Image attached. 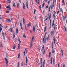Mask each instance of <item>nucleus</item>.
Instances as JSON below:
<instances>
[{
	"label": "nucleus",
	"mask_w": 67,
	"mask_h": 67,
	"mask_svg": "<svg viewBox=\"0 0 67 67\" xmlns=\"http://www.w3.org/2000/svg\"><path fill=\"white\" fill-rule=\"evenodd\" d=\"M53 3L51 5V10H53V8H54V4L55 3V0H53Z\"/></svg>",
	"instance_id": "obj_1"
},
{
	"label": "nucleus",
	"mask_w": 67,
	"mask_h": 67,
	"mask_svg": "<svg viewBox=\"0 0 67 67\" xmlns=\"http://www.w3.org/2000/svg\"><path fill=\"white\" fill-rule=\"evenodd\" d=\"M55 14H56V11L55 10L54 11V14H53V18L55 20H56V17H55Z\"/></svg>",
	"instance_id": "obj_2"
},
{
	"label": "nucleus",
	"mask_w": 67,
	"mask_h": 67,
	"mask_svg": "<svg viewBox=\"0 0 67 67\" xmlns=\"http://www.w3.org/2000/svg\"><path fill=\"white\" fill-rule=\"evenodd\" d=\"M5 61H6V67H7L8 66V59H5Z\"/></svg>",
	"instance_id": "obj_3"
},
{
	"label": "nucleus",
	"mask_w": 67,
	"mask_h": 67,
	"mask_svg": "<svg viewBox=\"0 0 67 67\" xmlns=\"http://www.w3.org/2000/svg\"><path fill=\"white\" fill-rule=\"evenodd\" d=\"M66 18H67L66 17V16L65 15H64L63 16V21H65L66 19Z\"/></svg>",
	"instance_id": "obj_4"
},
{
	"label": "nucleus",
	"mask_w": 67,
	"mask_h": 67,
	"mask_svg": "<svg viewBox=\"0 0 67 67\" xmlns=\"http://www.w3.org/2000/svg\"><path fill=\"white\" fill-rule=\"evenodd\" d=\"M3 37V38L4 40V41L5 42V36H4V32H2Z\"/></svg>",
	"instance_id": "obj_5"
},
{
	"label": "nucleus",
	"mask_w": 67,
	"mask_h": 67,
	"mask_svg": "<svg viewBox=\"0 0 67 67\" xmlns=\"http://www.w3.org/2000/svg\"><path fill=\"white\" fill-rule=\"evenodd\" d=\"M46 34H47V32H46L44 35V37L43 38V43H44V39H45V38L46 37Z\"/></svg>",
	"instance_id": "obj_6"
},
{
	"label": "nucleus",
	"mask_w": 67,
	"mask_h": 67,
	"mask_svg": "<svg viewBox=\"0 0 67 67\" xmlns=\"http://www.w3.org/2000/svg\"><path fill=\"white\" fill-rule=\"evenodd\" d=\"M53 40L54 44H55V42H56V39H55V36H53Z\"/></svg>",
	"instance_id": "obj_7"
},
{
	"label": "nucleus",
	"mask_w": 67,
	"mask_h": 67,
	"mask_svg": "<svg viewBox=\"0 0 67 67\" xmlns=\"http://www.w3.org/2000/svg\"><path fill=\"white\" fill-rule=\"evenodd\" d=\"M31 26V23L30 22L27 25V27H30Z\"/></svg>",
	"instance_id": "obj_8"
},
{
	"label": "nucleus",
	"mask_w": 67,
	"mask_h": 67,
	"mask_svg": "<svg viewBox=\"0 0 67 67\" xmlns=\"http://www.w3.org/2000/svg\"><path fill=\"white\" fill-rule=\"evenodd\" d=\"M52 21V19H51L50 20V27H49V29H51V21Z\"/></svg>",
	"instance_id": "obj_9"
},
{
	"label": "nucleus",
	"mask_w": 67,
	"mask_h": 67,
	"mask_svg": "<svg viewBox=\"0 0 67 67\" xmlns=\"http://www.w3.org/2000/svg\"><path fill=\"white\" fill-rule=\"evenodd\" d=\"M23 24L24 25H25V19H24V18H23Z\"/></svg>",
	"instance_id": "obj_10"
},
{
	"label": "nucleus",
	"mask_w": 67,
	"mask_h": 67,
	"mask_svg": "<svg viewBox=\"0 0 67 67\" xmlns=\"http://www.w3.org/2000/svg\"><path fill=\"white\" fill-rule=\"evenodd\" d=\"M57 26L56 25V24H54V30L55 31L56 30V27Z\"/></svg>",
	"instance_id": "obj_11"
},
{
	"label": "nucleus",
	"mask_w": 67,
	"mask_h": 67,
	"mask_svg": "<svg viewBox=\"0 0 67 67\" xmlns=\"http://www.w3.org/2000/svg\"><path fill=\"white\" fill-rule=\"evenodd\" d=\"M33 31L34 32H35V28L33 26Z\"/></svg>",
	"instance_id": "obj_12"
},
{
	"label": "nucleus",
	"mask_w": 67,
	"mask_h": 67,
	"mask_svg": "<svg viewBox=\"0 0 67 67\" xmlns=\"http://www.w3.org/2000/svg\"><path fill=\"white\" fill-rule=\"evenodd\" d=\"M61 53H62V57H63V49H61Z\"/></svg>",
	"instance_id": "obj_13"
},
{
	"label": "nucleus",
	"mask_w": 67,
	"mask_h": 67,
	"mask_svg": "<svg viewBox=\"0 0 67 67\" xmlns=\"http://www.w3.org/2000/svg\"><path fill=\"white\" fill-rule=\"evenodd\" d=\"M28 62V59H26V65H27V62Z\"/></svg>",
	"instance_id": "obj_14"
},
{
	"label": "nucleus",
	"mask_w": 67,
	"mask_h": 67,
	"mask_svg": "<svg viewBox=\"0 0 67 67\" xmlns=\"http://www.w3.org/2000/svg\"><path fill=\"white\" fill-rule=\"evenodd\" d=\"M9 31L11 32H12L13 31V29L12 28H10L9 29Z\"/></svg>",
	"instance_id": "obj_15"
},
{
	"label": "nucleus",
	"mask_w": 67,
	"mask_h": 67,
	"mask_svg": "<svg viewBox=\"0 0 67 67\" xmlns=\"http://www.w3.org/2000/svg\"><path fill=\"white\" fill-rule=\"evenodd\" d=\"M15 36V33L14 32V34H13V38L14 39Z\"/></svg>",
	"instance_id": "obj_16"
},
{
	"label": "nucleus",
	"mask_w": 67,
	"mask_h": 67,
	"mask_svg": "<svg viewBox=\"0 0 67 67\" xmlns=\"http://www.w3.org/2000/svg\"><path fill=\"white\" fill-rule=\"evenodd\" d=\"M23 9H24V10H25V4H24V3L23 4Z\"/></svg>",
	"instance_id": "obj_17"
},
{
	"label": "nucleus",
	"mask_w": 67,
	"mask_h": 67,
	"mask_svg": "<svg viewBox=\"0 0 67 67\" xmlns=\"http://www.w3.org/2000/svg\"><path fill=\"white\" fill-rule=\"evenodd\" d=\"M20 45H21V44H20V43H19L18 45V49H20Z\"/></svg>",
	"instance_id": "obj_18"
},
{
	"label": "nucleus",
	"mask_w": 67,
	"mask_h": 67,
	"mask_svg": "<svg viewBox=\"0 0 67 67\" xmlns=\"http://www.w3.org/2000/svg\"><path fill=\"white\" fill-rule=\"evenodd\" d=\"M43 60L42 59H41V66L40 67H42V61Z\"/></svg>",
	"instance_id": "obj_19"
},
{
	"label": "nucleus",
	"mask_w": 67,
	"mask_h": 67,
	"mask_svg": "<svg viewBox=\"0 0 67 67\" xmlns=\"http://www.w3.org/2000/svg\"><path fill=\"white\" fill-rule=\"evenodd\" d=\"M52 52L53 54H54V48L52 47Z\"/></svg>",
	"instance_id": "obj_20"
},
{
	"label": "nucleus",
	"mask_w": 67,
	"mask_h": 67,
	"mask_svg": "<svg viewBox=\"0 0 67 67\" xmlns=\"http://www.w3.org/2000/svg\"><path fill=\"white\" fill-rule=\"evenodd\" d=\"M23 37L25 38H26V36H25V34H24L23 35Z\"/></svg>",
	"instance_id": "obj_21"
},
{
	"label": "nucleus",
	"mask_w": 67,
	"mask_h": 67,
	"mask_svg": "<svg viewBox=\"0 0 67 67\" xmlns=\"http://www.w3.org/2000/svg\"><path fill=\"white\" fill-rule=\"evenodd\" d=\"M51 15H52V14H51V13H50L49 15V20H50V19H51Z\"/></svg>",
	"instance_id": "obj_22"
},
{
	"label": "nucleus",
	"mask_w": 67,
	"mask_h": 67,
	"mask_svg": "<svg viewBox=\"0 0 67 67\" xmlns=\"http://www.w3.org/2000/svg\"><path fill=\"white\" fill-rule=\"evenodd\" d=\"M18 41H19V43H21V40H20V38H18Z\"/></svg>",
	"instance_id": "obj_23"
},
{
	"label": "nucleus",
	"mask_w": 67,
	"mask_h": 67,
	"mask_svg": "<svg viewBox=\"0 0 67 67\" xmlns=\"http://www.w3.org/2000/svg\"><path fill=\"white\" fill-rule=\"evenodd\" d=\"M20 53H19V54H18V58H19L20 57Z\"/></svg>",
	"instance_id": "obj_24"
},
{
	"label": "nucleus",
	"mask_w": 67,
	"mask_h": 67,
	"mask_svg": "<svg viewBox=\"0 0 67 67\" xmlns=\"http://www.w3.org/2000/svg\"><path fill=\"white\" fill-rule=\"evenodd\" d=\"M45 52H46V49H44V52L43 53V55H44V54H45Z\"/></svg>",
	"instance_id": "obj_25"
},
{
	"label": "nucleus",
	"mask_w": 67,
	"mask_h": 67,
	"mask_svg": "<svg viewBox=\"0 0 67 67\" xmlns=\"http://www.w3.org/2000/svg\"><path fill=\"white\" fill-rule=\"evenodd\" d=\"M13 5L14 7H15V3H13Z\"/></svg>",
	"instance_id": "obj_26"
},
{
	"label": "nucleus",
	"mask_w": 67,
	"mask_h": 67,
	"mask_svg": "<svg viewBox=\"0 0 67 67\" xmlns=\"http://www.w3.org/2000/svg\"><path fill=\"white\" fill-rule=\"evenodd\" d=\"M25 50L26 53V54H27V49L26 48H25Z\"/></svg>",
	"instance_id": "obj_27"
},
{
	"label": "nucleus",
	"mask_w": 67,
	"mask_h": 67,
	"mask_svg": "<svg viewBox=\"0 0 67 67\" xmlns=\"http://www.w3.org/2000/svg\"><path fill=\"white\" fill-rule=\"evenodd\" d=\"M52 25V27H53V26H54V20L53 21Z\"/></svg>",
	"instance_id": "obj_28"
},
{
	"label": "nucleus",
	"mask_w": 67,
	"mask_h": 67,
	"mask_svg": "<svg viewBox=\"0 0 67 67\" xmlns=\"http://www.w3.org/2000/svg\"><path fill=\"white\" fill-rule=\"evenodd\" d=\"M18 28H17L16 29V34H18Z\"/></svg>",
	"instance_id": "obj_29"
},
{
	"label": "nucleus",
	"mask_w": 67,
	"mask_h": 67,
	"mask_svg": "<svg viewBox=\"0 0 67 67\" xmlns=\"http://www.w3.org/2000/svg\"><path fill=\"white\" fill-rule=\"evenodd\" d=\"M10 5H8L6 7V8L8 9L10 8Z\"/></svg>",
	"instance_id": "obj_30"
},
{
	"label": "nucleus",
	"mask_w": 67,
	"mask_h": 67,
	"mask_svg": "<svg viewBox=\"0 0 67 67\" xmlns=\"http://www.w3.org/2000/svg\"><path fill=\"white\" fill-rule=\"evenodd\" d=\"M2 30V28L1 27H0V33L1 32Z\"/></svg>",
	"instance_id": "obj_31"
},
{
	"label": "nucleus",
	"mask_w": 67,
	"mask_h": 67,
	"mask_svg": "<svg viewBox=\"0 0 67 67\" xmlns=\"http://www.w3.org/2000/svg\"><path fill=\"white\" fill-rule=\"evenodd\" d=\"M47 27V26H46L44 28V32H45V31H46V28Z\"/></svg>",
	"instance_id": "obj_32"
},
{
	"label": "nucleus",
	"mask_w": 67,
	"mask_h": 67,
	"mask_svg": "<svg viewBox=\"0 0 67 67\" xmlns=\"http://www.w3.org/2000/svg\"><path fill=\"white\" fill-rule=\"evenodd\" d=\"M49 35H48V37L47 39V41H48V40H49Z\"/></svg>",
	"instance_id": "obj_33"
},
{
	"label": "nucleus",
	"mask_w": 67,
	"mask_h": 67,
	"mask_svg": "<svg viewBox=\"0 0 67 67\" xmlns=\"http://www.w3.org/2000/svg\"><path fill=\"white\" fill-rule=\"evenodd\" d=\"M33 46V44L32 43H31L30 45V48H32V47Z\"/></svg>",
	"instance_id": "obj_34"
},
{
	"label": "nucleus",
	"mask_w": 67,
	"mask_h": 67,
	"mask_svg": "<svg viewBox=\"0 0 67 67\" xmlns=\"http://www.w3.org/2000/svg\"><path fill=\"white\" fill-rule=\"evenodd\" d=\"M47 40V38H46L45 39H44V43H46V40Z\"/></svg>",
	"instance_id": "obj_35"
},
{
	"label": "nucleus",
	"mask_w": 67,
	"mask_h": 67,
	"mask_svg": "<svg viewBox=\"0 0 67 67\" xmlns=\"http://www.w3.org/2000/svg\"><path fill=\"white\" fill-rule=\"evenodd\" d=\"M8 10H9L10 11H11V10H12V9H11V8L9 7L8 9Z\"/></svg>",
	"instance_id": "obj_36"
},
{
	"label": "nucleus",
	"mask_w": 67,
	"mask_h": 67,
	"mask_svg": "<svg viewBox=\"0 0 67 67\" xmlns=\"http://www.w3.org/2000/svg\"><path fill=\"white\" fill-rule=\"evenodd\" d=\"M51 52H50L49 53V57H51Z\"/></svg>",
	"instance_id": "obj_37"
},
{
	"label": "nucleus",
	"mask_w": 67,
	"mask_h": 67,
	"mask_svg": "<svg viewBox=\"0 0 67 67\" xmlns=\"http://www.w3.org/2000/svg\"><path fill=\"white\" fill-rule=\"evenodd\" d=\"M17 8H19V3H18L17 4Z\"/></svg>",
	"instance_id": "obj_38"
},
{
	"label": "nucleus",
	"mask_w": 67,
	"mask_h": 67,
	"mask_svg": "<svg viewBox=\"0 0 67 67\" xmlns=\"http://www.w3.org/2000/svg\"><path fill=\"white\" fill-rule=\"evenodd\" d=\"M8 2V3H11V1H10L9 0H7Z\"/></svg>",
	"instance_id": "obj_39"
},
{
	"label": "nucleus",
	"mask_w": 67,
	"mask_h": 67,
	"mask_svg": "<svg viewBox=\"0 0 67 67\" xmlns=\"http://www.w3.org/2000/svg\"><path fill=\"white\" fill-rule=\"evenodd\" d=\"M23 64V62H22L21 63V66H22Z\"/></svg>",
	"instance_id": "obj_40"
},
{
	"label": "nucleus",
	"mask_w": 67,
	"mask_h": 67,
	"mask_svg": "<svg viewBox=\"0 0 67 67\" xmlns=\"http://www.w3.org/2000/svg\"><path fill=\"white\" fill-rule=\"evenodd\" d=\"M63 4L64 5H65V1H64V0H63Z\"/></svg>",
	"instance_id": "obj_41"
},
{
	"label": "nucleus",
	"mask_w": 67,
	"mask_h": 67,
	"mask_svg": "<svg viewBox=\"0 0 67 67\" xmlns=\"http://www.w3.org/2000/svg\"><path fill=\"white\" fill-rule=\"evenodd\" d=\"M51 64H52L53 63V61L52 60V59H51Z\"/></svg>",
	"instance_id": "obj_42"
},
{
	"label": "nucleus",
	"mask_w": 67,
	"mask_h": 67,
	"mask_svg": "<svg viewBox=\"0 0 67 67\" xmlns=\"http://www.w3.org/2000/svg\"><path fill=\"white\" fill-rule=\"evenodd\" d=\"M50 10H51V6H50L49 7V12H50Z\"/></svg>",
	"instance_id": "obj_43"
},
{
	"label": "nucleus",
	"mask_w": 67,
	"mask_h": 67,
	"mask_svg": "<svg viewBox=\"0 0 67 67\" xmlns=\"http://www.w3.org/2000/svg\"><path fill=\"white\" fill-rule=\"evenodd\" d=\"M48 19V17H47L44 20V21H46V20H47V19Z\"/></svg>",
	"instance_id": "obj_44"
},
{
	"label": "nucleus",
	"mask_w": 67,
	"mask_h": 67,
	"mask_svg": "<svg viewBox=\"0 0 67 67\" xmlns=\"http://www.w3.org/2000/svg\"><path fill=\"white\" fill-rule=\"evenodd\" d=\"M51 2V1L50 0H49L48 1V4H49V3H50V2Z\"/></svg>",
	"instance_id": "obj_45"
},
{
	"label": "nucleus",
	"mask_w": 67,
	"mask_h": 67,
	"mask_svg": "<svg viewBox=\"0 0 67 67\" xmlns=\"http://www.w3.org/2000/svg\"><path fill=\"white\" fill-rule=\"evenodd\" d=\"M34 36H33L32 37V40H34Z\"/></svg>",
	"instance_id": "obj_46"
},
{
	"label": "nucleus",
	"mask_w": 67,
	"mask_h": 67,
	"mask_svg": "<svg viewBox=\"0 0 67 67\" xmlns=\"http://www.w3.org/2000/svg\"><path fill=\"white\" fill-rule=\"evenodd\" d=\"M19 65H20V62H19L18 64V67H19Z\"/></svg>",
	"instance_id": "obj_47"
},
{
	"label": "nucleus",
	"mask_w": 67,
	"mask_h": 67,
	"mask_svg": "<svg viewBox=\"0 0 67 67\" xmlns=\"http://www.w3.org/2000/svg\"><path fill=\"white\" fill-rule=\"evenodd\" d=\"M51 35H53V34H52V31H51Z\"/></svg>",
	"instance_id": "obj_48"
},
{
	"label": "nucleus",
	"mask_w": 67,
	"mask_h": 67,
	"mask_svg": "<svg viewBox=\"0 0 67 67\" xmlns=\"http://www.w3.org/2000/svg\"><path fill=\"white\" fill-rule=\"evenodd\" d=\"M9 12H9V11H7L6 12V13H9Z\"/></svg>",
	"instance_id": "obj_49"
},
{
	"label": "nucleus",
	"mask_w": 67,
	"mask_h": 67,
	"mask_svg": "<svg viewBox=\"0 0 67 67\" xmlns=\"http://www.w3.org/2000/svg\"><path fill=\"white\" fill-rule=\"evenodd\" d=\"M35 12H36V9H35L34 10V14H35Z\"/></svg>",
	"instance_id": "obj_50"
},
{
	"label": "nucleus",
	"mask_w": 67,
	"mask_h": 67,
	"mask_svg": "<svg viewBox=\"0 0 67 67\" xmlns=\"http://www.w3.org/2000/svg\"><path fill=\"white\" fill-rule=\"evenodd\" d=\"M32 1V5H33V0H31Z\"/></svg>",
	"instance_id": "obj_51"
},
{
	"label": "nucleus",
	"mask_w": 67,
	"mask_h": 67,
	"mask_svg": "<svg viewBox=\"0 0 67 67\" xmlns=\"http://www.w3.org/2000/svg\"><path fill=\"white\" fill-rule=\"evenodd\" d=\"M45 5V3H43V4H42V7H44Z\"/></svg>",
	"instance_id": "obj_52"
},
{
	"label": "nucleus",
	"mask_w": 67,
	"mask_h": 67,
	"mask_svg": "<svg viewBox=\"0 0 67 67\" xmlns=\"http://www.w3.org/2000/svg\"><path fill=\"white\" fill-rule=\"evenodd\" d=\"M3 47V46L2 45V44L1 45L0 44V47Z\"/></svg>",
	"instance_id": "obj_53"
},
{
	"label": "nucleus",
	"mask_w": 67,
	"mask_h": 67,
	"mask_svg": "<svg viewBox=\"0 0 67 67\" xmlns=\"http://www.w3.org/2000/svg\"><path fill=\"white\" fill-rule=\"evenodd\" d=\"M3 27V26H2V25H1V24H0V27Z\"/></svg>",
	"instance_id": "obj_54"
},
{
	"label": "nucleus",
	"mask_w": 67,
	"mask_h": 67,
	"mask_svg": "<svg viewBox=\"0 0 67 67\" xmlns=\"http://www.w3.org/2000/svg\"><path fill=\"white\" fill-rule=\"evenodd\" d=\"M26 4H29V1H27Z\"/></svg>",
	"instance_id": "obj_55"
},
{
	"label": "nucleus",
	"mask_w": 67,
	"mask_h": 67,
	"mask_svg": "<svg viewBox=\"0 0 67 67\" xmlns=\"http://www.w3.org/2000/svg\"><path fill=\"white\" fill-rule=\"evenodd\" d=\"M39 8H40V9H42V6L41 5H40L39 6Z\"/></svg>",
	"instance_id": "obj_56"
},
{
	"label": "nucleus",
	"mask_w": 67,
	"mask_h": 67,
	"mask_svg": "<svg viewBox=\"0 0 67 67\" xmlns=\"http://www.w3.org/2000/svg\"><path fill=\"white\" fill-rule=\"evenodd\" d=\"M26 6L27 8H28V7H29V4H26Z\"/></svg>",
	"instance_id": "obj_57"
},
{
	"label": "nucleus",
	"mask_w": 67,
	"mask_h": 67,
	"mask_svg": "<svg viewBox=\"0 0 67 67\" xmlns=\"http://www.w3.org/2000/svg\"><path fill=\"white\" fill-rule=\"evenodd\" d=\"M48 8V5L46 7V9H47Z\"/></svg>",
	"instance_id": "obj_58"
},
{
	"label": "nucleus",
	"mask_w": 67,
	"mask_h": 67,
	"mask_svg": "<svg viewBox=\"0 0 67 67\" xmlns=\"http://www.w3.org/2000/svg\"><path fill=\"white\" fill-rule=\"evenodd\" d=\"M15 46H14L13 47V49H15Z\"/></svg>",
	"instance_id": "obj_59"
},
{
	"label": "nucleus",
	"mask_w": 67,
	"mask_h": 67,
	"mask_svg": "<svg viewBox=\"0 0 67 67\" xmlns=\"http://www.w3.org/2000/svg\"><path fill=\"white\" fill-rule=\"evenodd\" d=\"M42 49H44V45L43 46V47H42Z\"/></svg>",
	"instance_id": "obj_60"
},
{
	"label": "nucleus",
	"mask_w": 67,
	"mask_h": 67,
	"mask_svg": "<svg viewBox=\"0 0 67 67\" xmlns=\"http://www.w3.org/2000/svg\"><path fill=\"white\" fill-rule=\"evenodd\" d=\"M59 14V11H58V12L57 13V15H58Z\"/></svg>",
	"instance_id": "obj_61"
},
{
	"label": "nucleus",
	"mask_w": 67,
	"mask_h": 67,
	"mask_svg": "<svg viewBox=\"0 0 67 67\" xmlns=\"http://www.w3.org/2000/svg\"><path fill=\"white\" fill-rule=\"evenodd\" d=\"M55 60L53 59V64H54V63H55Z\"/></svg>",
	"instance_id": "obj_62"
},
{
	"label": "nucleus",
	"mask_w": 67,
	"mask_h": 67,
	"mask_svg": "<svg viewBox=\"0 0 67 67\" xmlns=\"http://www.w3.org/2000/svg\"><path fill=\"white\" fill-rule=\"evenodd\" d=\"M65 67V63H63V67Z\"/></svg>",
	"instance_id": "obj_63"
},
{
	"label": "nucleus",
	"mask_w": 67,
	"mask_h": 67,
	"mask_svg": "<svg viewBox=\"0 0 67 67\" xmlns=\"http://www.w3.org/2000/svg\"><path fill=\"white\" fill-rule=\"evenodd\" d=\"M60 65H59V64H58V67H59L60 66Z\"/></svg>",
	"instance_id": "obj_64"
}]
</instances>
